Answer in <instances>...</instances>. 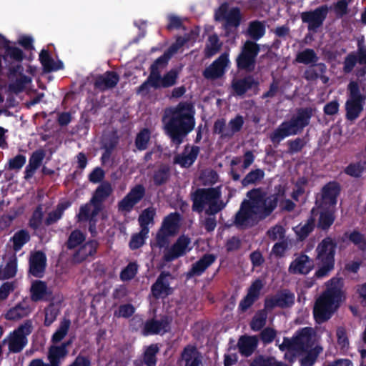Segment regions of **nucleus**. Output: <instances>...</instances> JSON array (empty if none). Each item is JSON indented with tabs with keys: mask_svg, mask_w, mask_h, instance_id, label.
I'll use <instances>...</instances> for the list:
<instances>
[{
	"mask_svg": "<svg viewBox=\"0 0 366 366\" xmlns=\"http://www.w3.org/2000/svg\"><path fill=\"white\" fill-rule=\"evenodd\" d=\"M249 199L244 200L235 215L234 224L247 228L257 224L260 219L268 216L277 207V198L271 196L264 198L257 190L247 193Z\"/></svg>",
	"mask_w": 366,
	"mask_h": 366,
	"instance_id": "1",
	"label": "nucleus"
},
{
	"mask_svg": "<svg viewBox=\"0 0 366 366\" xmlns=\"http://www.w3.org/2000/svg\"><path fill=\"white\" fill-rule=\"evenodd\" d=\"M194 114V108L188 103H179L165 109L162 119L164 129L175 144H180L183 138L193 130Z\"/></svg>",
	"mask_w": 366,
	"mask_h": 366,
	"instance_id": "2",
	"label": "nucleus"
},
{
	"mask_svg": "<svg viewBox=\"0 0 366 366\" xmlns=\"http://www.w3.org/2000/svg\"><path fill=\"white\" fill-rule=\"evenodd\" d=\"M314 332L312 328L305 327L301 330L292 340L285 338L282 343L279 345L281 350H287L285 357L290 354L301 356L302 366H312L322 348L315 346Z\"/></svg>",
	"mask_w": 366,
	"mask_h": 366,
	"instance_id": "3",
	"label": "nucleus"
},
{
	"mask_svg": "<svg viewBox=\"0 0 366 366\" xmlns=\"http://www.w3.org/2000/svg\"><path fill=\"white\" fill-rule=\"evenodd\" d=\"M326 290L317 299L313 308L314 317L319 324L328 320L344 300L340 278H332L326 283Z\"/></svg>",
	"mask_w": 366,
	"mask_h": 366,
	"instance_id": "4",
	"label": "nucleus"
},
{
	"mask_svg": "<svg viewBox=\"0 0 366 366\" xmlns=\"http://www.w3.org/2000/svg\"><path fill=\"white\" fill-rule=\"evenodd\" d=\"M221 194L219 187L197 190L193 195V209L199 212L204 209L207 214L211 215L217 214L226 205L221 200Z\"/></svg>",
	"mask_w": 366,
	"mask_h": 366,
	"instance_id": "5",
	"label": "nucleus"
},
{
	"mask_svg": "<svg viewBox=\"0 0 366 366\" xmlns=\"http://www.w3.org/2000/svg\"><path fill=\"white\" fill-rule=\"evenodd\" d=\"M312 116L310 109H300L290 120L282 122L270 135L273 143H280L285 138L295 135L307 126Z\"/></svg>",
	"mask_w": 366,
	"mask_h": 366,
	"instance_id": "6",
	"label": "nucleus"
},
{
	"mask_svg": "<svg viewBox=\"0 0 366 366\" xmlns=\"http://www.w3.org/2000/svg\"><path fill=\"white\" fill-rule=\"evenodd\" d=\"M336 243L330 237H326L319 243L316 248V261L318 269L315 277L322 278L329 274L334 269Z\"/></svg>",
	"mask_w": 366,
	"mask_h": 366,
	"instance_id": "7",
	"label": "nucleus"
},
{
	"mask_svg": "<svg viewBox=\"0 0 366 366\" xmlns=\"http://www.w3.org/2000/svg\"><path fill=\"white\" fill-rule=\"evenodd\" d=\"M168 61L167 56L158 58L151 66V72L147 79L140 87L139 92L143 91L148 85L154 88L169 87L176 83L178 72L175 69L168 71L163 77L160 75L159 68H164Z\"/></svg>",
	"mask_w": 366,
	"mask_h": 366,
	"instance_id": "8",
	"label": "nucleus"
},
{
	"mask_svg": "<svg viewBox=\"0 0 366 366\" xmlns=\"http://www.w3.org/2000/svg\"><path fill=\"white\" fill-rule=\"evenodd\" d=\"M113 189L109 182L102 183L96 189L89 203L81 207L78 214L79 220L89 219L92 223L102 209L101 203L112 193Z\"/></svg>",
	"mask_w": 366,
	"mask_h": 366,
	"instance_id": "9",
	"label": "nucleus"
},
{
	"mask_svg": "<svg viewBox=\"0 0 366 366\" xmlns=\"http://www.w3.org/2000/svg\"><path fill=\"white\" fill-rule=\"evenodd\" d=\"M349 98L345 104L346 117L350 120L357 119L363 109L365 97L359 90L356 82L352 81L348 85Z\"/></svg>",
	"mask_w": 366,
	"mask_h": 366,
	"instance_id": "10",
	"label": "nucleus"
},
{
	"mask_svg": "<svg viewBox=\"0 0 366 366\" xmlns=\"http://www.w3.org/2000/svg\"><path fill=\"white\" fill-rule=\"evenodd\" d=\"M31 331L32 323L30 320H27L13 332L10 333L4 342H8L9 350L11 352H19L27 344L26 337L31 332Z\"/></svg>",
	"mask_w": 366,
	"mask_h": 366,
	"instance_id": "11",
	"label": "nucleus"
},
{
	"mask_svg": "<svg viewBox=\"0 0 366 366\" xmlns=\"http://www.w3.org/2000/svg\"><path fill=\"white\" fill-rule=\"evenodd\" d=\"M257 44L247 41L243 46L241 54L237 58V65L240 69L252 70L254 67L255 58L259 52Z\"/></svg>",
	"mask_w": 366,
	"mask_h": 366,
	"instance_id": "12",
	"label": "nucleus"
},
{
	"mask_svg": "<svg viewBox=\"0 0 366 366\" xmlns=\"http://www.w3.org/2000/svg\"><path fill=\"white\" fill-rule=\"evenodd\" d=\"M328 11V6L323 5L313 11L302 12L301 19L307 24L309 30L315 31L322 25Z\"/></svg>",
	"mask_w": 366,
	"mask_h": 366,
	"instance_id": "13",
	"label": "nucleus"
},
{
	"mask_svg": "<svg viewBox=\"0 0 366 366\" xmlns=\"http://www.w3.org/2000/svg\"><path fill=\"white\" fill-rule=\"evenodd\" d=\"M215 18L219 21H224L226 27H237L240 24L241 14L239 9L222 4L216 11Z\"/></svg>",
	"mask_w": 366,
	"mask_h": 366,
	"instance_id": "14",
	"label": "nucleus"
},
{
	"mask_svg": "<svg viewBox=\"0 0 366 366\" xmlns=\"http://www.w3.org/2000/svg\"><path fill=\"white\" fill-rule=\"evenodd\" d=\"M191 249V239L184 235L181 236L170 248L166 250L164 259L167 262L172 261L185 254Z\"/></svg>",
	"mask_w": 366,
	"mask_h": 366,
	"instance_id": "15",
	"label": "nucleus"
},
{
	"mask_svg": "<svg viewBox=\"0 0 366 366\" xmlns=\"http://www.w3.org/2000/svg\"><path fill=\"white\" fill-rule=\"evenodd\" d=\"M144 188L142 185H137L119 203V209L122 212H130L144 195Z\"/></svg>",
	"mask_w": 366,
	"mask_h": 366,
	"instance_id": "16",
	"label": "nucleus"
},
{
	"mask_svg": "<svg viewBox=\"0 0 366 366\" xmlns=\"http://www.w3.org/2000/svg\"><path fill=\"white\" fill-rule=\"evenodd\" d=\"M229 55L227 53L222 54L204 71V76L207 79H217L222 76L225 71V68L229 65Z\"/></svg>",
	"mask_w": 366,
	"mask_h": 366,
	"instance_id": "17",
	"label": "nucleus"
},
{
	"mask_svg": "<svg viewBox=\"0 0 366 366\" xmlns=\"http://www.w3.org/2000/svg\"><path fill=\"white\" fill-rule=\"evenodd\" d=\"M70 342H64L61 345H52L48 350L47 359L51 366H60L61 362L68 355L67 347Z\"/></svg>",
	"mask_w": 366,
	"mask_h": 366,
	"instance_id": "18",
	"label": "nucleus"
},
{
	"mask_svg": "<svg viewBox=\"0 0 366 366\" xmlns=\"http://www.w3.org/2000/svg\"><path fill=\"white\" fill-rule=\"evenodd\" d=\"M313 261L306 254H300L291 262L289 272L292 274H308L313 268Z\"/></svg>",
	"mask_w": 366,
	"mask_h": 366,
	"instance_id": "19",
	"label": "nucleus"
},
{
	"mask_svg": "<svg viewBox=\"0 0 366 366\" xmlns=\"http://www.w3.org/2000/svg\"><path fill=\"white\" fill-rule=\"evenodd\" d=\"M33 310L34 307L27 301L23 300L10 308L5 314V318L8 320L17 321L29 315Z\"/></svg>",
	"mask_w": 366,
	"mask_h": 366,
	"instance_id": "20",
	"label": "nucleus"
},
{
	"mask_svg": "<svg viewBox=\"0 0 366 366\" xmlns=\"http://www.w3.org/2000/svg\"><path fill=\"white\" fill-rule=\"evenodd\" d=\"M295 301V296L290 292H282L265 300V308L271 310L275 307H286L291 306Z\"/></svg>",
	"mask_w": 366,
	"mask_h": 366,
	"instance_id": "21",
	"label": "nucleus"
},
{
	"mask_svg": "<svg viewBox=\"0 0 366 366\" xmlns=\"http://www.w3.org/2000/svg\"><path fill=\"white\" fill-rule=\"evenodd\" d=\"M170 275L161 274L156 282L152 287V292L155 297H165L172 292V288L169 286Z\"/></svg>",
	"mask_w": 366,
	"mask_h": 366,
	"instance_id": "22",
	"label": "nucleus"
},
{
	"mask_svg": "<svg viewBox=\"0 0 366 366\" xmlns=\"http://www.w3.org/2000/svg\"><path fill=\"white\" fill-rule=\"evenodd\" d=\"M46 258L41 252L31 254L29 259V271L35 277H41L44 272Z\"/></svg>",
	"mask_w": 366,
	"mask_h": 366,
	"instance_id": "23",
	"label": "nucleus"
},
{
	"mask_svg": "<svg viewBox=\"0 0 366 366\" xmlns=\"http://www.w3.org/2000/svg\"><path fill=\"white\" fill-rule=\"evenodd\" d=\"M339 187L335 183H329L322 189L320 207L330 208L337 202Z\"/></svg>",
	"mask_w": 366,
	"mask_h": 366,
	"instance_id": "24",
	"label": "nucleus"
},
{
	"mask_svg": "<svg viewBox=\"0 0 366 366\" xmlns=\"http://www.w3.org/2000/svg\"><path fill=\"white\" fill-rule=\"evenodd\" d=\"M199 152L198 147H186L182 154L175 157L174 162L182 167H189L197 159Z\"/></svg>",
	"mask_w": 366,
	"mask_h": 366,
	"instance_id": "25",
	"label": "nucleus"
},
{
	"mask_svg": "<svg viewBox=\"0 0 366 366\" xmlns=\"http://www.w3.org/2000/svg\"><path fill=\"white\" fill-rule=\"evenodd\" d=\"M182 360L184 366H204L202 356L196 347L188 345L182 352Z\"/></svg>",
	"mask_w": 366,
	"mask_h": 366,
	"instance_id": "26",
	"label": "nucleus"
},
{
	"mask_svg": "<svg viewBox=\"0 0 366 366\" xmlns=\"http://www.w3.org/2000/svg\"><path fill=\"white\" fill-rule=\"evenodd\" d=\"M263 284L261 280H255L250 286L247 296L240 302L239 307L242 310H247L259 297Z\"/></svg>",
	"mask_w": 366,
	"mask_h": 366,
	"instance_id": "27",
	"label": "nucleus"
},
{
	"mask_svg": "<svg viewBox=\"0 0 366 366\" xmlns=\"http://www.w3.org/2000/svg\"><path fill=\"white\" fill-rule=\"evenodd\" d=\"M258 82L252 76H247L243 79H234L232 83V88L235 94L242 96L247 91L257 88Z\"/></svg>",
	"mask_w": 366,
	"mask_h": 366,
	"instance_id": "28",
	"label": "nucleus"
},
{
	"mask_svg": "<svg viewBox=\"0 0 366 366\" xmlns=\"http://www.w3.org/2000/svg\"><path fill=\"white\" fill-rule=\"evenodd\" d=\"M169 328V320L168 318H164L160 320L148 321L144 327L145 334H163Z\"/></svg>",
	"mask_w": 366,
	"mask_h": 366,
	"instance_id": "29",
	"label": "nucleus"
},
{
	"mask_svg": "<svg viewBox=\"0 0 366 366\" xmlns=\"http://www.w3.org/2000/svg\"><path fill=\"white\" fill-rule=\"evenodd\" d=\"M30 292L31 300L34 302L44 300L50 295L45 282L39 280L32 282Z\"/></svg>",
	"mask_w": 366,
	"mask_h": 366,
	"instance_id": "30",
	"label": "nucleus"
},
{
	"mask_svg": "<svg viewBox=\"0 0 366 366\" xmlns=\"http://www.w3.org/2000/svg\"><path fill=\"white\" fill-rule=\"evenodd\" d=\"M44 152L39 150L34 152L29 159V164L26 166L25 169V178H31L36 169L40 167L44 158Z\"/></svg>",
	"mask_w": 366,
	"mask_h": 366,
	"instance_id": "31",
	"label": "nucleus"
},
{
	"mask_svg": "<svg viewBox=\"0 0 366 366\" xmlns=\"http://www.w3.org/2000/svg\"><path fill=\"white\" fill-rule=\"evenodd\" d=\"M17 271V258L13 254L5 264L0 266V279H9L15 276Z\"/></svg>",
	"mask_w": 366,
	"mask_h": 366,
	"instance_id": "32",
	"label": "nucleus"
},
{
	"mask_svg": "<svg viewBox=\"0 0 366 366\" xmlns=\"http://www.w3.org/2000/svg\"><path fill=\"white\" fill-rule=\"evenodd\" d=\"M179 221V215L178 214H170L164 219L160 232L164 235L175 233L178 229Z\"/></svg>",
	"mask_w": 366,
	"mask_h": 366,
	"instance_id": "33",
	"label": "nucleus"
},
{
	"mask_svg": "<svg viewBox=\"0 0 366 366\" xmlns=\"http://www.w3.org/2000/svg\"><path fill=\"white\" fill-rule=\"evenodd\" d=\"M39 59L44 70L47 71L58 70L63 67L61 61H55L51 58L47 50L43 49L41 51Z\"/></svg>",
	"mask_w": 366,
	"mask_h": 366,
	"instance_id": "34",
	"label": "nucleus"
},
{
	"mask_svg": "<svg viewBox=\"0 0 366 366\" xmlns=\"http://www.w3.org/2000/svg\"><path fill=\"white\" fill-rule=\"evenodd\" d=\"M257 344V340L255 337H242L238 342L239 352L245 356H249L254 350Z\"/></svg>",
	"mask_w": 366,
	"mask_h": 366,
	"instance_id": "35",
	"label": "nucleus"
},
{
	"mask_svg": "<svg viewBox=\"0 0 366 366\" xmlns=\"http://www.w3.org/2000/svg\"><path fill=\"white\" fill-rule=\"evenodd\" d=\"M215 260L212 254H205L202 258L193 264L191 273L194 275H200Z\"/></svg>",
	"mask_w": 366,
	"mask_h": 366,
	"instance_id": "36",
	"label": "nucleus"
},
{
	"mask_svg": "<svg viewBox=\"0 0 366 366\" xmlns=\"http://www.w3.org/2000/svg\"><path fill=\"white\" fill-rule=\"evenodd\" d=\"M119 77L114 72H107L97 81V85L102 89L114 87L118 82Z\"/></svg>",
	"mask_w": 366,
	"mask_h": 366,
	"instance_id": "37",
	"label": "nucleus"
},
{
	"mask_svg": "<svg viewBox=\"0 0 366 366\" xmlns=\"http://www.w3.org/2000/svg\"><path fill=\"white\" fill-rule=\"evenodd\" d=\"M319 58L313 49H306L299 52L296 56V61L304 64L315 65Z\"/></svg>",
	"mask_w": 366,
	"mask_h": 366,
	"instance_id": "38",
	"label": "nucleus"
},
{
	"mask_svg": "<svg viewBox=\"0 0 366 366\" xmlns=\"http://www.w3.org/2000/svg\"><path fill=\"white\" fill-rule=\"evenodd\" d=\"M265 33V26L262 22L254 21L249 23L247 34L253 39L258 40Z\"/></svg>",
	"mask_w": 366,
	"mask_h": 366,
	"instance_id": "39",
	"label": "nucleus"
},
{
	"mask_svg": "<svg viewBox=\"0 0 366 366\" xmlns=\"http://www.w3.org/2000/svg\"><path fill=\"white\" fill-rule=\"evenodd\" d=\"M318 226L323 229L330 227L334 222L335 217L332 209L320 207Z\"/></svg>",
	"mask_w": 366,
	"mask_h": 366,
	"instance_id": "40",
	"label": "nucleus"
},
{
	"mask_svg": "<svg viewBox=\"0 0 366 366\" xmlns=\"http://www.w3.org/2000/svg\"><path fill=\"white\" fill-rule=\"evenodd\" d=\"M198 36V33L197 31H192L191 33L190 37L188 38H184V37H179L177 39L175 43H174L169 49L162 55V56H167L168 57V60L170 59V57L176 53L178 49L182 47L184 43L189 41L190 39L194 40Z\"/></svg>",
	"mask_w": 366,
	"mask_h": 366,
	"instance_id": "41",
	"label": "nucleus"
},
{
	"mask_svg": "<svg viewBox=\"0 0 366 366\" xmlns=\"http://www.w3.org/2000/svg\"><path fill=\"white\" fill-rule=\"evenodd\" d=\"M156 210L153 207L145 209L139 217V223L141 229H149L148 226L153 224Z\"/></svg>",
	"mask_w": 366,
	"mask_h": 366,
	"instance_id": "42",
	"label": "nucleus"
},
{
	"mask_svg": "<svg viewBox=\"0 0 366 366\" xmlns=\"http://www.w3.org/2000/svg\"><path fill=\"white\" fill-rule=\"evenodd\" d=\"M70 321L69 320L64 319L60 322L59 328L51 337V342L54 345L61 342L64 338L68 333Z\"/></svg>",
	"mask_w": 366,
	"mask_h": 366,
	"instance_id": "43",
	"label": "nucleus"
},
{
	"mask_svg": "<svg viewBox=\"0 0 366 366\" xmlns=\"http://www.w3.org/2000/svg\"><path fill=\"white\" fill-rule=\"evenodd\" d=\"M337 343L340 350L347 351L350 347V341L347 331L343 327H338L336 330Z\"/></svg>",
	"mask_w": 366,
	"mask_h": 366,
	"instance_id": "44",
	"label": "nucleus"
},
{
	"mask_svg": "<svg viewBox=\"0 0 366 366\" xmlns=\"http://www.w3.org/2000/svg\"><path fill=\"white\" fill-rule=\"evenodd\" d=\"M221 46L222 44L217 35L209 36L204 50L206 56L210 57L214 55L220 49Z\"/></svg>",
	"mask_w": 366,
	"mask_h": 366,
	"instance_id": "45",
	"label": "nucleus"
},
{
	"mask_svg": "<svg viewBox=\"0 0 366 366\" xmlns=\"http://www.w3.org/2000/svg\"><path fill=\"white\" fill-rule=\"evenodd\" d=\"M29 233L25 230L17 232L12 238L14 249L19 251L29 240Z\"/></svg>",
	"mask_w": 366,
	"mask_h": 366,
	"instance_id": "46",
	"label": "nucleus"
},
{
	"mask_svg": "<svg viewBox=\"0 0 366 366\" xmlns=\"http://www.w3.org/2000/svg\"><path fill=\"white\" fill-rule=\"evenodd\" d=\"M69 206L68 202H61L58 204L55 210L51 212L48 214V217L46 219L47 224H51L59 220L64 212V211Z\"/></svg>",
	"mask_w": 366,
	"mask_h": 366,
	"instance_id": "47",
	"label": "nucleus"
},
{
	"mask_svg": "<svg viewBox=\"0 0 366 366\" xmlns=\"http://www.w3.org/2000/svg\"><path fill=\"white\" fill-rule=\"evenodd\" d=\"M149 233V229H141L140 232L132 237L129 242V247L132 249H138L144 243Z\"/></svg>",
	"mask_w": 366,
	"mask_h": 366,
	"instance_id": "48",
	"label": "nucleus"
},
{
	"mask_svg": "<svg viewBox=\"0 0 366 366\" xmlns=\"http://www.w3.org/2000/svg\"><path fill=\"white\" fill-rule=\"evenodd\" d=\"M267 317V315L264 310L257 312L250 324L252 330L254 331L260 330L266 324Z\"/></svg>",
	"mask_w": 366,
	"mask_h": 366,
	"instance_id": "49",
	"label": "nucleus"
},
{
	"mask_svg": "<svg viewBox=\"0 0 366 366\" xmlns=\"http://www.w3.org/2000/svg\"><path fill=\"white\" fill-rule=\"evenodd\" d=\"M150 139V132L148 129H144L136 137L135 144L139 150H144L147 149Z\"/></svg>",
	"mask_w": 366,
	"mask_h": 366,
	"instance_id": "50",
	"label": "nucleus"
},
{
	"mask_svg": "<svg viewBox=\"0 0 366 366\" xmlns=\"http://www.w3.org/2000/svg\"><path fill=\"white\" fill-rule=\"evenodd\" d=\"M366 170V162H359L350 164L345 169V172L352 177H360Z\"/></svg>",
	"mask_w": 366,
	"mask_h": 366,
	"instance_id": "51",
	"label": "nucleus"
},
{
	"mask_svg": "<svg viewBox=\"0 0 366 366\" xmlns=\"http://www.w3.org/2000/svg\"><path fill=\"white\" fill-rule=\"evenodd\" d=\"M264 172L262 169H257L250 172L242 179V184L244 186H247L251 184H254L260 181L264 177Z\"/></svg>",
	"mask_w": 366,
	"mask_h": 366,
	"instance_id": "52",
	"label": "nucleus"
},
{
	"mask_svg": "<svg viewBox=\"0 0 366 366\" xmlns=\"http://www.w3.org/2000/svg\"><path fill=\"white\" fill-rule=\"evenodd\" d=\"M159 348L157 345H152L149 346L144 352V362L148 366H154L156 364L155 355L157 353Z\"/></svg>",
	"mask_w": 366,
	"mask_h": 366,
	"instance_id": "53",
	"label": "nucleus"
},
{
	"mask_svg": "<svg viewBox=\"0 0 366 366\" xmlns=\"http://www.w3.org/2000/svg\"><path fill=\"white\" fill-rule=\"evenodd\" d=\"M214 132L221 136L222 138L231 137L229 133V126L226 125L224 119H219L215 122L214 125Z\"/></svg>",
	"mask_w": 366,
	"mask_h": 366,
	"instance_id": "54",
	"label": "nucleus"
},
{
	"mask_svg": "<svg viewBox=\"0 0 366 366\" xmlns=\"http://www.w3.org/2000/svg\"><path fill=\"white\" fill-rule=\"evenodd\" d=\"M313 229V221H308L304 224H299L295 227V232L300 239L305 238Z\"/></svg>",
	"mask_w": 366,
	"mask_h": 366,
	"instance_id": "55",
	"label": "nucleus"
},
{
	"mask_svg": "<svg viewBox=\"0 0 366 366\" xmlns=\"http://www.w3.org/2000/svg\"><path fill=\"white\" fill-rule=\"evenodd\" d=\"M97 247V242L96 241H90L80 248L78 254L81 258H85L89 255H92L96 252Z\"/></svg>",
	"mask_w": 366,
	"mask_h": 366,
	"instance_id": "56",
	"label": "nucleus"
},
{
	"mask_svg": "<svg viewBox=\"0 0 366 366\" xmlns=\"http://www.w3.org/2000/svg\"><path fill=\"white\" fill-rule=\"evenodd\" d=\"M349 239L360 249H366V238L362 234L353 232L350 234Z\"/></svg>",
	"mask_w": 366,
	"mask_h": 366,
	"instance_id": "57",
	"label": "nucleus"
},
{
	"mask_svg": "<svg viewBox=\"0 0 366 366\" xmlns=\"http://www.w3.org/2000/svg\"><path fill=\"white\" fill-rule=\"evenodd\" d=\"M285 230L280 225H275L267 231L268 237L272 240H283Z\"/></svg>",
	"mask_w": 366,
	"mask_h": 366,
	"instance_id": "58",
	"label": "nucleus"
},
{
	"mask_svg": "<svg viewBox=\"0 0 366 366\" xmlns=\"http://www.w3.org/2000/svg\"><path fill=\"white\" fill-rule=\"evenodd\" d=\"M244 123V120L242 117L237 116L234 119H231L228 123L229 133L227 134H230L232 137L236 132H239Z\"/></svg>",
	"mask_w": 366,
	"mask_h": 366,
	"instance_id": "59",
	"label": "nucleus"
},
{
	"mask_svg": "<svg viewBox=\"0 0 366 366\" xmlns=\"http://www.w3.org/2000/svg\"><path fill=\"white\" fill-rule=\"evenodd\" d=\"M333 10L337 16H343L348 12V2L346 0L338 1L333 5Z\"/></svg>",
	"mask_w": 366,
	"mask_h": 366,
	"instance_id": "60",
	"label": "nucleus"
},
{
	"mask_svg": "<svg viewBox=\"0 0 366 366\" xmlns=\"http://www.w3.org/2000/svg\"><path fill=\"white\" fill-rule=\"evenodd\" d=\"M84 239V234L79 230L74 231L68 241V247L69 248H73L79 245L82 241Z\"/></svg>",
	"mask_w": 366,
	"mask_h": 366,
	"instance_id": "61",
	"label": "nucleus"
},
{
	"mask_svg": "<svg viewBox=\"0 0 366 366\" xmlns=\"http://www.w3.org/2000/svg\"><path fill=\"white\" fill-rule=\"evenodd\" d=\"M307 179L305 178H300L296 182L295 187L292 194L294 199L297 200L298 198L304 194Z\"/></svg>",
	"mask_w": 366,
	"mask_h": 366,
	"instance_id": "62",
	"label": "nucleus"
},
{
	"mask_svg": "<svg viewBox=\"0 0 366 366\" xmlns=\"http://www.w3.org/2000/svg\"><path fill=\"white\" fill-rule=\"evenodd\" d=\"M137 271V265L134 263H130L127 267L122 272L121 278L123 280H129L132 279Z\"/></svg>",
	"mask_w": 366,
	"mask_h": 366,
	"instance_id": "63",
	"label": "nucleus"
},
{
	"mask_svg": "<svg viewBox=\"0 0 366 366\" xmlns=\"http://www.w3.org/2000/svg\"><path fill=\"white\" fill-rule=\"evenodd\" d=\"M250 366H287L283 363L277 362L274 359L264 360L262 358L256 360Z\"/></svg>",
	"mask_w": 366,
	"mask_h": 366,
	"instance_id": "64",
	"label": "nucleus"
}]
</instances>
